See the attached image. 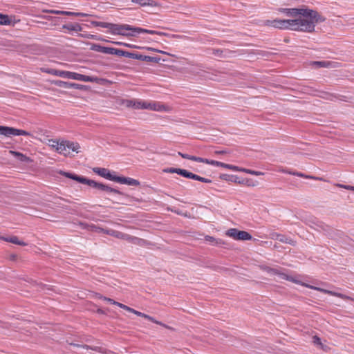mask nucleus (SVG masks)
Masks as SVG:
<instances>
[{
	"mask_svg": "<svg viewBox=\"0 0 354 354\" xmlns=\"http://www.w3.org/2000/svg\"><path fill=\"white\" fill-rule=\"evenodd\" d=\"M278 11L288 19L266 20L263 25L280 30L313 32L316 24L325 20L316 10L308 8H279Z\"/></svg>",
	"mask_w": 354,
	"mask_h": 354,
	"instance_id": "nucleus-1",
	"label": "nucleus"
},
{
	"mask_svg": "<svg viewBox=\"0 0 354 354\" xmlns=\"http://www.w3.org/2000/svg\"><path fill=\"white\" fill-rule=\"evenodd\" d=\"M49 146L53 150L66 157L73 156V152L78 153L80 149L78 142L69 140H50Z\"/></svg>",
	"mask_w": 354,
	"mask_h": 354,
	"instance_id": "nucleus-2",
	"label": "nucleus"
},
{
	"mask_svg": "<svg viewBox=\"0 0 354 354\" xmlns=\"http://www.w3.org/2000/svg\"><path fill=\"white\" fill-rule=\"evenodd\" d=\"M111 33L115 35H121L124 37H133L136 34L148 33L150 35H160L158 31L145 29L140 27H133L129 24H113Z\"/></svg>",
	"mask_w": 354,
	"mask_h": 354,
	"instance_id": "nucleus-3",
	"label": "nucleus"
},
{
	"mask_svg": "<svg viewBox=\"0 0 354 354\" xmlns=\"http://www.w3.org/2000/svg\"><path fill=\"white\" fill-rule=\"evenodd\" d=\"M280 275H281V277L282 279H283L292 281V282H293L295 283H297V284H300V285H301L303 286L309 288L310 289L316 290L322 292L323 293L328 294V295H332V296H335V297H339V298L343 299H350L349 297H348V296H346L345 295H343V294H341V293H338V292H333V291H331V290H326V289H324V288H319V287L313 286H311V285H308V284H306L305 283H302L301 281L298 280L296 277H292V276H289V275H287V274H283V273L280 274Z\"/></svg>",
	"mask_w": 354,
	"mask_h": 354,
	"instance_id": "nucleus-4",
	"label": "nucleus"
},
{
	"mask_svg": "<svg viewBox=\"0 0 354 354\" xmlns=\"http://www.w3.org/2000/svg\"><path fill=\"white\" fill-rule=\"evenodd\" d=\"M59 77H64V78H68L71 80H75L78 81H82L85 82H95L99 83L100 79L97 77L93 76H88L80 73H77L75 72L71 71H59Z\"/></svg>",
	"mask_w": 354,
	"mask_h": 354,
	"instance_id": "nucleus-5",
	"label": "nucleus"
},
{
	"mask_svg": "<svg viewBox=\"0 0 354 354\" xmlns=\"http://www.w3.org/2000/svg\"><path fill=\"white\" fill-rule=\"evenodd\" d=\"M106 234H109L110 236H112L116 239H121V240H125L129 243L139 245H142L145 243V241L142 239H140V238H138L136 236H133L128 234H125L122 232L111 230V229H108V230H106Z\"/></svg>",
	"mask_w": 354,
	"mask_h": 354,
	"instance_id": "nucleus-6",
	"label": "nucleus"
},
{
	"mask_svg": "<svg viewBox=\"0 0 354 354\" xmlns=\"http://www.w3.org/2000/svg\"><path fill=\"white\" fill-rule=\"evenodd\" d=\"M225 235L237 241L251 240L252 236L246 231L239 230L236 228H230L225 232Z\"/></svg>",
	"mask_w": 354,
	"mask_h": 354,
	"instance_id": "nucleus-7",
	"label": "nucleus"
},
{
	"mask_svg": "<svg viewBox=\"0 0 354 354\" xmlns=\"http://www.w3.org/2000/svg\"><path fill=\"white\" fill-rule=\"evenodd\" d=\"M59 173L61 175H62L66 178L75 180H76L79 183H81L82 184L88 185L94 188H96L97 185L98 183L97 182H95V180H90V179L86 178L83 176H80L75 175L72 173L66 172V171H60Z\"/></svg>",
	"mask_w": 354,
	"mask_h": 354,
	"instance_id": "nucleus-8",
	"label": "nucleus"
},
{
	"mask_svg": "<svg viewBox=\"0 0 354 354\" xmlns=\"http://www.w3.org/2000/svg\"><path fill=\"white\" fill-rule=\"evenodd\" d=\"M0 134L5 136H30V133L22 129H18L13 127L0 126Z\"/></svg>",
	"mask_w": 354,
	"mask_h": 354,
	"instance_id": "nucleus-9",
	"label": "nucleus"
},
{
	"mask_svg": "<svg viewBox=\"0 0 354 354\" xmlns=\"http://www.w3.org/2000/svg\"><path fill=\"white\" fill-rule=\"evenodd\" d=\"M171 107L160 102L149 100L148 102V110L159 112H169Z\"/></svg>",
	"mask_w": 354,
	"mask_h": 354,
	"instance_id": "nucleus-10",
	"label": "nucleus"
},
{
	"mask_svg": "<svg viewBox=\"0 0 354 354\" xmlns=\"http://www.w3.org/2000/svg\"><path fill=\"white\" fill-rule=\"evenodd\" d=\"M122 308L125 310H127V311H128V312H129V313H133V314L136 315L137 316L145 318V319H148V320H149V321H151V322H153V323H155L156 324H158V325L162 326L164 327H166V326L164 324L161 323L159 321L156 320L153 317H151V316H149V315H148L147 314H145V313H141L140 311H138V310H135V309H133L132 308H130L128 306H126V305L123 306H122Z\"/></svg>",
	"mask_w": 354,
	"mask_h": 354,
	"instance_id": "nucleus-11",
	"label": "nucleus"
},
{
	"mask_svg": "<svg viewBox=\"0 0 354 354\" xmlns=\"http://www.w3.org/2000/svg\"><path fill=\"white\" fill-rule=\"evenodd\" d=\"M93 171L99 175L101 177H103L109 180H112L115 182V179L117 178V176L112 174V173L106 168L102 167H93Z\"/></svg>",
	"mask_w": 354,
	"mask_h": 354,
	"instance_id": "nucleus-12",
	"label": "nucleus"
},
{
	"mask_svg": "<svg viewBox=\"0 0 354 354\" xmlns=\"http://www.w3.org/2000/svg\"><path fill=\"white\" fill-rule=\"evenodd\" d=\"M116 183L128 185L131 186H139L140 182L138 180L129 177L117 176Z\"/></svg>",
	"mask_w": 354,
	"mask_h": 354,
	"instance_id": "nucleus-13",
	"label": "nucleus"
},
{
	"mask_svg": "<svg viewBox=\"0 0 354 354\" xmlns=\"http://www.w3.org/2000/svg\"><path fill=\"white\" fill-rule=\"evenodd\" d=\"M280 171L283 172V173H286V174H290V175L299 176V177H301V178H306V179H313V180H324V179L322 178L313 176H309V175H306V174H304L303 173H301V172L290 171H286V170H284V169H282V170H280Z\"/></svg>",
	"mask_w": 354,
	"mask_h": 354,
	"instance_id": "nucleus-14",
	"label": "nucleus"
},
{
	"mask_svg": "<svg viewBox=\"0 0 354 354\" xmlns=\"http://www.w3.org/2000/svg\"><path fill=\"white\" fill-rule=\"evenodd\" d=\"M280 171L283 172V173H286V174H290V175L299 176V177H301V178H306V179H313V180H324V179L322 178L313 176H309V175H306V174H304L303 173H301V172L290 171H286V170H284V169H282V170H280Z\"/></svg>",
	"mask_w": 354,
	"mask_h": 354,
	"instance_id": "nucleus-15",
	"label": "nucleus"
},
{
	"mask_svg": "<svg viewBox=\"0 0 354 354\" xmlns=\"http://www.w3.org/2000/svg\"><path fill=\"white\" fill-rule=\"evenodd\" d=\"M271 238L272 239H277V240L279 241L280 242L288 243L290 245H295V242L292 239L288 238V237L285 236L284 235H282V234H280L278 233L272 234Z\"/></svg>",
	"mask_w": 354,
	"mask_h": 354,
	"instance_id": "nucleus-16",
	"label": "nucleus"
},
{
	"mask_svg": "<svg viewBox=\"0 0 354 354\" xmlns=\"http://www.w3.org/2000/svg\"><path fill=\"white\" fill-rule=\"evenodd\" d=\"M103 53L115 55L118 56H124V55L126 54V51L118 48L104 46Z\"/></svg>",
	"mask_w": 354,
	"mask_h": 354,
	"instance_id": "nucleus-17",
	"label": "nucleus"
},
{
	"mask_svg": "<svg viewBox=\"0 0 354 354\" xmlns=\"http://www.w3.org/2000/svg\"><path fill=\"white\" fill-rule=\"evenodd\" d=\"M0 239L3 240L6 242H10L13 244L19 245H27V243L20 241L17 236H12L9 237L0 236Z\"/></svg>",
	"mask_w": 354,
	"mask_h": 354,
	"instance_id": "nucleus-18",
	"label": "nucleus"
},
{
	"mask_svg": "<svg viewBox=\"0 0 354 354\" xmlns=\"http://www.w3.org/2000/svg\"><path fill=\"white\" fill-rule=\"evenodd\" d=\"M16 21H12V17L8 15L0 13V25L8 26L15 25Z\"/></svg>",
	"mask_w": 354,
	"mask_h": 354,
	"instance_id": "nucleus-19",
	"label": "nucleus"
},
{
	"mask_svg": "<svg viewBox=\"0 0 354 354\" xmlns=\"http://www.w3.org/2000/svg\"><path fill=\"white\" fill-rule=\"evenodd\" d=\"M9 153L16 157L21 162H31L32 161L29 157L20 152L10 150L9 151Z\"/></svg>",
	"mask_w": 354,
	"mask_h": 354,
	"instance_id": "nucleus-20",
	"label": "nucleus"
},
{
	"mask_svg": "<svg viewBox=\"0 0 354 354\" xmlns=\"http://www.w3.org/2000/svg\"><path fill=\"white\" fill-rule=\"evenodd\" d=\"M162 171L164 173H170V174L176 173V174H178L181 175L183 177L186 178L188 171H187L185 169H183L169 167V168L164 169L162 170Z\"/></svg>",
	"mask_w": 354,
	"mask_h": 354,
	"instance_id": "nucleus-21",
	"label": "nucleus"
},
{
	"mask_svg": "<svg viewBox=\"0 0 354 354\" xmlns=\"http://www.w3.org/2000/svg\"><path fill=\"white\" fill-rule=\"evenodd\" d=\"M73 346H77V347H81V348H85V349H91V350H93L94 351H96V352H98V353H104V354H107L108 352H107V350L103 347H101V346H88V345H80V344H73Z\"/></svg>",
	"mask_w": 354,
	"mask_h": 354,
	"instance_id": "nucleus-22",
	"label": "nucleus"
},
{
	"mask_svg": "<svg viewBox=\"0 0 354 354\" xmlns=\"http://www.w3.org/2000/svg\"><path fill=\"white\" fill-rule=\"evenodd\" d=\"M95 189H100L102 191H104L106 192H112V193H115V194H122V192H120L119 190L114 189V188H111L106 185L100 183H97Z\"/></svg>",
	"mask_w": 354,
	"mask_h": 354,
	"instance_id": "nucleus-23",
	"label": "nucleus"
},
{
	"mask_svg": "<svg viewBox=\"0 0 354 354\" xmlns=\"http://www.w3.org/2000/svg\"><path fill=\"white\" fill-rule=\"evenodd\" d=\"M186 178L198 180V181L205 183H212V180H210L209 178H204V177H201L198 175H196V174H193L189 171H187Z\"/></svg>",
	"mask_w": 354,
	"mask_h": 354,
	"instance_id": "nucleus-24",
	"label": "nucleus"
},
{
	"mask_svg": "<svg viewBox=\"0 0 354 354\" xmlns=\"http://www.w3.org/2000/svg\"><path fill=\"white\" fill-rule=\"evenodd\" d=\"M91 24L95 27H102L104 28H108L109 32H111L113 24L112 23L104 22V21H92Z\"/></svg>",
	"mask_w": 354,
	"mask_h": 354,
	"instance_id": "nucleus-25",
	"label": "nucleus"
},
{
	"mask_svg": "<svg viewBox=\"0 0 354 354\" xmlns=\"http://www.w3.org/2000/svg\"><path fill=\"white\" fill-rule=\"evenodd\" d=\"M132 3H138L141 6H156V3L151 0H131Z\"/></svg>",
	"mask_w": 354,
	"mask_h": 354,
	"instance_id": "nucleus-26",
	"label": "nucleus"
},
{
	"mask_svg": "<svg viewBox=\"0 0 354 354\" xmlns=\"http://www.w3.org/2000/svg\"><path fill=\"white\" fill-rule=\"evenodd\" d=\"M63 28L67 29L68 30L76 31V32L80 31L82 30V27L78 24H71L64 25Z\"/></svg>",
	"mask_w": 354,
	"mask_h": 354,
	"instance_id": "nucleus-27",
	"label": "nucleus"
},
{
	"mask_svg": "<svg viewBox=\"0 0 354 354\" xmlns=\"http://www.w3.org/2000/svg\"><path fill=\"white\" fill-rule=\"evenodd\" d=\"M205 240L208 242H210L214 245H220L223 243V241L221 239H216L214 237L208 235L205 236Z\"/></svg>",
	"mask_w": 354,
	"mask_h": 354,
	"instance_id": "nucleus-28",
	"label": "nucleus"
},
{
	"mask_svg": "<svg viewBox=\"0 0 354 354\" xmlns=\"http://www.w3.org/2000/svg\"><path fill=\"white\" fill-rule=\"evenodd\" d=\"M133 104H135V99H131V100L125 99V100H122L121 102V104L127 108L134 109Z\"/></svg>",
	"mask_w": 354,
	"mask_h": 354,
	"instance_id": "nucleus-29",
	"label": "nucleus"
},
{
	"mask_svg": "<svg viewBox=\"0 0 354 354\" xmlns=\"http://www.w3.org/2000/svg\"><path fill=\"white\" fill-rule=\"evenodd\" d=\"M41 71L44 73H46L48 74H50L55 76H58L59 74L60 70L53 69V68H42Z\"/></svg>",
	"mask_w": 354,
	"mask_h": 354,
	"instance_id": "nucleus-30",
	"label": "nucleus"
},
{
	"mask_svg": "<svg viewBox=\"0 0 354 354\" xmlns=\"http://www.w3.org/2000/svg\"><path fill=\"white\" fill-rule=\"evenodd\" d=\"M124 56L127 57L134 58V59H139V60L143 61V57L145 55H142L134 54V53H129V52H126V54L124 55Z\"/></svg>",
	"mask_w": 354,
	"mask_h": 354,
	"instance_id": "nucleus-31",
	"label": "nucleus"
},
{
	"mask_svg": "<svg viewBox=\"0 0 354 354\" xmlns=\"http://www.w3.org/2000/svg\"><path fill=\"white\" fill-rule=\"evenodd\" d=\"M53 84L59 87L69 88V82H64V81H62V80H55L53 82Z\"/></svg>",
	"mask_w": 354,
	"mask_h": 354,
	"instance_id": "nucleus-32",
	"label": "nucleus"
},
{
	"mask_svg": "<svg viewBox=\"0 0 354 354\" xmlns=\"http://www.w3.org/2000/svg\"><path fill=\"white\" fill-rule=\"evenodd\" d=\"M64 15L76 16V17H86V16H88V15L85 14V13L74 12H70V11H64Z\"/></svg>",
	"mask_w": 354,
	"mask_h": 354,
	"instance_id": "nucleus-33",
	"label": "nucleus"
},
{
	"mask_svg": "<svg viewBox=\"0 0 354 354\" xmlns=\"http://www.w3.org/2000/svg\"><path fill=\"white\" fill-rule=\"evenodd\" d=\"M101 298L103 300L108 301L111 304L116 305V306H119L121 308H122V306H125L124 304H123L122 303H119L118 301H114L113 299H112L111 298H108V297H101Z\"/></svg>",
	"mask_w": 354,
	"mask_h": 354,
	"instance_id": "nucleus-34",
	"label": "nucleus"
},
{
	"mask_svg": "<svg viewBox=\"0 0 354 354\" xmlns=\"http://www.w3.org/2000/svg\"><path fill=\"white\" fill-rule=\"evenodd\" d=\"M192 160L196 161V162H203V163L210 165V162H211L212 160H209V159L203 158L196 157V156H193V158H192Z\"/></svg>",
	"mask_w": 354,
	"mask_h": 354,
	"instance_id": "nucleus-35",
	"label": "nucleus"
},
{
	"mask_svg": "<svg viewBox=\"0 0 354 354\" xmlns=\"http://www.w3.org/2000/svg\"><path fill=\"white\" fill-rule=\"evenodd\" d=\"M243 172H245L246 174H251V175H254V176H261V175L264 174L261 171L251 170V169H245L243 170Z\"/></svg>",
	"mask_w": 354,
	"mask_h": 354,
	"instance_id": "nucleus-36",
	"label": "nucleus"
},
{
	"mask_svg": "<svg viewBox=\"0 0 354 354\" xmlns=\"http://www.w3.org/2000/svg\"><path fill=\"white\" fill-rule=\"evenodd\" d=\"M143 61L148 62H158V59L155 57L145 55L143 57Z\"/></svg>",
	"mask_w": 354,
	"mask_h": 354,
	"instance_id": "nucleus-37",
	"label": "nucleus"
},
{
	"mask_svg": "<svg viewBox=\"0 0 354 354\" xmlns=\"http://www.w3.org/2000/svg\"><path fill=\"white\" fill-rule=\"evenodd\" d=\"M104 48V46H100L99 44H94V45H93L91 48H92V50H93L95 51L103 53Z\"/></svg>",
	"mask_w": 354,
	"mask_h": 354,
	"instance_id": "nucleus-38",
	"label": "nucleus"
},
{
	"mask_svg": "<svg viewBox=\"0 0 354 354\" xmlns=\"http://www.w3.org/2000/svg\"><path fill=\"white\" fill-rule=\"evenodd\" d=\"M225 164L226 163H224V162H222L220 161H217V160H212L211 162H210L211 165L216 166V167H221L223 168L225 167Z\"/></svg>",
	"mask_w": 354,
	"mask_h": 354,
	"instance_id": "nucleus-39",
	"label": "nucleus"
},
{
	"mask_svg": "<svg viewBox=\"0 0 354 354\" xmlns=\"http://www.w3.org/2000/svg\"><path fill=\"white\" fill-rule=\"evenodd\" d=\"M142 100L135 99L134 109H142Z\"/></svg>",
	"mask_w": 354,
	"mask_h": 354,
	"instance_id": "nucleus-40",
	"label": "nucleus"
},
{
	"mask_svg": "<svg viewBox=\"0 0 354 354\" xmlns=\"http://www.w3.org/2000/svg\"><path fill=\"white\" fill-rule=\"evenodd\" d=\"M313 64L319 66V67H328L329 66V62H315Z\"/></svg>",
	"mask_w": 354,
	"mask_h": 354,
	"instance_id": "nucleus-41",
	"label": "nucleus"
},
{
	"mask_svg": "<svg viewBox=\"0 0 354 354\" xmlns=\"http://www.w3.org/2000/svg\"><path fill=\"white\" fill-rule=\"evenodd\" d=\"M46 13H50V14H55V15H64V11L62 10H47L44 11Z\"/></svg>",
	"mask_w": 354,
	"mask_h": 354,
	"instance_id": "nucleus-42",
	"label": "nucleus"
},
{
	"mask_svg": "<svg viewBox=\"0 0 354 354\" xmlns=\"http://www.w3.org/2000/svg\"><path fill=\"white\" fill-rule=\"evenodd\" d=\"M46 13H50V14H55V15H64V11L62 10H47L44 11Z\"/></svg>",
	"mask_w": 354,
	"mask_h": 354,
	"instance_id": "nucleus-43",
	"label": "nucleus"
},
{
	"mask_svg": "<svg viewBox=\"0 0 354 354\" xmlns=\"http://www.w3.org/2000/svg\"><path fill=\"white\" fill-rule=\"evenodd\" d=\"M313 343H314L315 345H319V346H322V342H321V339H320L319 337H317V336H316V335L313 336Z\"/></svg>",
	"mask_w": 354,
	"mask_h": 354,
	"instance_id": "nucleus-44",
	"label": "nucleus"
},
{
	"mask_svg": "<svg viewBox=\"0 0 354 354\" xmlns=\"http://www.w3.org/2000/svg\"><path fill=\"white\" fill-rule=\"evenodd\" d=\"M82 87V85L76 83L69 82V88L81 89Z\"/></svg>",
	"mask_w": 354,
	"mask_h": 354,
	"instance_id": "nucleus-45",
	"label": "nucleus"
},
{
	"mask_svg": "<svg viewBox=\"0 0 354 354\" xmlns=\"http://www.w3.org/2000/svg\"><path fill=\"white\" fill-rule=\"evenodd\" d=\"M337 186L344 188V189H348V190L354 191V186L344 185H341V184H337Z\"/></svg>",
	"mask_w": 354,
	"mask_h": 354,
	"instance_id": "nucleus-46",
	"label": "nucleus"
},
{
	"mask_svg": "<svg viewBox=\"0 0 354 354\" xmlns=\"http://www.w3.org/2000/svg\"><path fill=\"white\" fill-rule=\"evenodd\" d=\"M244 169H245V168L239 167L237 166L232 165L230 170H232V171H242V172H243Z\"/></svg>",
	"mask_w": 354,
	"mask_h": 354,
	"instance_id": "nucleus-47",
	"label": "nucleus"
},
{
	"mask_svg": "<svg viewBox=\"0 0 354 354\" xmlns=\"http://www.w3.org/2000/svg\"><path fill=\"white\" fill-rule=\"evenodd\" d=\"M178 155L180 156L183 158H185V159H188V160H192V158H193V156H190V155H188L186 153H183L181 152H178Z\"/></svg>",
	"mask_w": 354,
	"mask_h": 354,
	"instance_id": "nucleus-48",
	"label": "nucleus"
},
{
	"mask_svg": "<svg viewBox=\"0 0 354 354\" xmlns=\"http://www.w3.org/2000/svg\"><path fill=\"white\" fill-rule=\"evenodd\" d=\"M148 102H149V101H147V100H142V109L148 110Z\"/></svg>",
	"mask_w": 354,
	"mask_h": 354,
	"instance_id": "nucleus-49",
	"label": "nucleus"
},
{
	"mask_svg": "<svg viewBox=\"0 0 354 354\" xmlns=\"http://www.w3.org/2000/svg\"><path fill=\"white\" fill-rule=\"evenodd\" d=\"M113 43L116 44V45L124 46H126V47H132V46H131L130 44H127V43L119 42V41H115V42H113Z\"/></svg>",
	"mask_w": 354,
	"mask_h": 354,
	"instance_id": "nucleus-50",
	"label": "nucleus"
},
{
	"mask_svg": "<svg viewBox=\"0 0 354 354\" xmlns=\"http://www.w3.org/2000/svg\"><path fill=\"white\" fill-rule=\"evenodd\" d=\"M87 229L90 231H93V232H95V230L97 229V226L95 225H87Z\"/></svg>",
	"mask_w": 354,
	"mask_h": 354,
	"instance_id": "nucleus-51",
	"label": "nucleus"
},
{
	"mask_svg": "<svg viewBox=\"0 0 354 354\" xmlns=\"http://www.w3.org/2000/svg\"><path fill=\"white\" fill-rule=\"evenodd\" d=\"M106 229H104V228H102V227H100L97 226V229L95 230V232H98V233L102 232V233L106 234Z\"/></svg>",
	"mask_w": 354,
	"mask_h": 354,
	"instance_id": "nucleus-52",
	"label": "nucleus"
},
{
	"mask_svg": "<svg viewBox=\"0 0 354 354\" xmlns=\"http://www.w3.org/2000/svg\"><path fill=\"white\" fill-rule=\"evenodd\" d=\"M268 272L272 273V274H279L277 270L272 269V268H268L267 269Z\"/></svg>",
	"mask_w": 354,
	"mask_h": 354,
	"instance_id": "nucleus-53",
	"label": "nucleus"
},
{
	"mask_svg": "<svg viewBox=\"0 0 354 354\" xmlns=\"http://www.w3.org/2000/svg\"><path fill=\"white\" fill-rule=\"evenodd\" d=\"M226 153H227L226 151H216L214 152V153H216V154H225Z\"/></svg>",
	"mask_w": 354,
	"mask_h": 354,
	"instance_id": "nucleus-54",
	"label": "nucleus"
},
{
	"mask_svg": "<svg viewBox=\"0 0 354 354\" xmlns=\"http://www.w3.org/2000/svg\"><path fill=\"white\" fill-rule=\"evenodd\" d=\"M245 184H246L248 186H254V185H255L254 184H251V183H250V180H248L246 181Z\"/></svg>",
	"mask_w": 354,
	"mask_h": 354,
	"instance_id": "nucleus-55",
	"label": "nucleus"
},
{
	"mask_svg": "<svg viewBox=\"0 0 354 354\" xmlns=\"http://www.w3.org/2000/svg\"><path fill=\"white\" fill-rule=\"evenodd\" d=\"M231 165H230V164H225V166L224 168L231 169Z\"/></svg>",
	"mask_w": 354,
	"mask_h": 354,
	"instance_id": "nucleus-56",
	"label": "nucleus"
},
{
	"mask_svg": "<svg viewBox=\"0 0 354 354\" xmlns=\"http://www.w3.org/2000/svg\"><path fill=\"white\" fill-rule=\"evenodd\" d=\"M238 183H241V184L244 183H243V180H239V181H238Z\"/></svg>",
	"mask_w": 354,
	"mask_h": 354,
	"instance_id": "nucleus-57",
	"label": "nucleus"
},
{
	"mask_svg": "<svg viewBox=\"0 0 354 354\" xmlns=\"http://www.w3.org/2000/svg\"><path fill=\"white\" fill-rule=\"evenodd\" d=\"M102 41H108L107 40L104 39H101Z\"/></svg>",
	"mask_w": 354,
	"mask_h": 354,
	"instance_id": "nucleus-58",
	"label": "nucleus"
}]
</instances>
